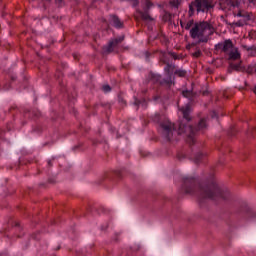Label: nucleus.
Segmentation results:
<instances>
[{
	"label": "nucleus",
	"instance_id": "obj_32",
	"mask_svg": "<svg viewBox=\"0 0 256 256\" xmlns=\"http://www.w3.org/2000/svg\"><path fill=\"white\" fill-rule=\"evenodd\" d=\"M49 167H51L53 164L51 163V160L48 161Z\"/></svg>",
	"mask_w": 256,
	"mask_h": 256
},
{
	"label": "nucleus",
	"instance_id": "obj_22",
	"mask_svg": "<svg viewBox=\"0 0 256 256\" xmlns=\"http://www.w3.org/2000/svg\"><path fill=\"white\" fill-rule=\"evenodd\" d=\"M102 91H103L104 93H110V91H111V86H110L109 84L103 85V86H102Z\"/></svg>",
	"mask_w": 256,
	"mask_h": 256
},
{
	"label": "nucleus",
	"instance_id": "obj_28",
	"mask_svg": "<svg viewBox=\"0 0 256 256\" xmlns=\"http://www.w3.org/2000/svg\"><path fill=\"white\" fill-rule=\"evenodd\" d=\"M118 101L119 103H122V105H125V100L123 99V97H121V95L118 96Z\"/></svg>",
	"mask_w": 256,
	"mask_h": 256
},
{
	"label": "nucleus",
	"instance_id": "obj_29",
	"mask_svg": "<svg viewBox=\"0 0 256 256\" xmlns=\"http://www.w3.org/2000/svg\"><path fill=\"white\" fill-rule=\"evenodd\" d=\"M165 21H171V14H165Z\"/></svg>",
	"mask_w": 256,
	"mask_h": 256
},
{
	"label": "nucleus",
	"instance_id": "obj_9",
	"mask_svg": "<svg viewBox=\"0 0 256 256\" xmlns=\"http://www.w3.org/2000/svg\"><path fill=\"white\" fill-rule=\"evenodd\" d=\"M235 7H239V1L237 0H219V9L225 11V13L232 11Z\"/></svg>",
	"mask_w": 256,
	"mask_h": 256
},
{
	"label": "nucleus",
	"instance_id": "obj_33",
	"mask_svg": "<svg viewBox=\"0 0 256 256\" xmlns=\"http://www.w3.org/2000/svg\"><path fill=\"white\" fill-rule=\"evenodd\" d=\"M11 79H12V81H15L16 78H15V76H12Z\"/></svg>",
	"mask_w": 256,
	"mask_h": 256
},
{
	"label": "nucleus",
	"instance_id": "obj_30",
	"mask_svg": "<svg viewBox=\"0 0 256 256\" xmlns=\"http://www.w3.org/2000/svg\"><path fill=\"white\" fill-rule=\"evenodd\" d=\"M180 25H181V27H184V28H185L186 23H184L183 21H181V22H180Z\"/></svg>",
	"mask_w": 256,
	"mask_h": 256
},
{
	"label": "nucleus",
	"instance_id": "obj_2",
	"mask_svg": "<svg viewBox=\"0 0 256 256\" xmlns=\"http://www.w3.org/2000/svg\"><path fill=\"white\" fill-rule=\"evenodd\" d=\"M213 33H215V27H213L211 22H196L192 29H190V37L192 39H198V41L193 42L190 47L201 45V43H208L209 37H211Z\"/></svg>",
	"mask_w": 256,
	"mask_h": 256
},
{
	"label": "nucleus",
	"instance_id": "obj_24",
	"mask_svg": "<svg viewBox=\"0 0 256 256\" xmlns=\"http://www.w3.org/2000/svg\"><path fill=\"white\" fill-rule=\"evenodd\" d=\"M201 55H203V53L200 49H197L196 52L193 53V57H201Z\"/></svg>",
	"mask_w": 256,
	"mask_h": 256
},
{
	"label": "nucleus",
	"instance_id": "obj_25",
	"mask_svg": "<svg viewBox=\"0 0 256 256\" xmlns=\"http://www.w3.org/2000/svg\"><path fill=\"white\" fill-rule=\"evenodd\" d=\"M143 103H145V100H143V102H142L141 100L135 99V101H134V105H135L136 107H139V105H142Z\"/></svg>",
	"mask_w": 256,
	"mask_h": 256
},
{
	"label": "nucleus",
	"instance_id": "obj_18",
	"mask_svg": "<svg viewBox=\"0 0 256 256\" xmlns=\"http://www.w3.org/2000/svg\"><path fill=\"white\" fill-rule=\"evenodd\" d=\"M193 25H195V21L190 20V21L186 22V24L184 25V29H186V31H189V29H191V27H193Z\"/></svg>",
	"mask_w": 256,
	"mask_h": 256
},
{
	"label": "nucleus",
	"instance_id": "obj_23",
	"mask_svg": "<svg viewBox=\"0 0 256 256\" xmlns=\"http://www.w3.org/2000/svg\"><path fill=\"white\" fill-rule=\"evenodd\" d=\"M244 72H246L249 75H251V73H253V66L249 65V66L245 67V71Z\"/></svg>",
	"mask_w": 256,
	"mask_h": 256
},
{
	"label": "nucleus",
	"instance_id": "obj_20",
	"mask_svg": "<svg viewBox=\"0 0 256 256\" xmlns=\"http://www.w3.org/2000/svg\"><path fill=\"white\" fill-rule=\"evenodd\" d=\"M183 0H172L170 1V5H172V7H179V4L182 3Z\"/></svg>",
	"mask_w": 256,
	"mask_h": 256
},
{
	"label": "nucleus",
	"instance_id": "obj_5",
	"mask_svg": "<svg viewBox=\"0 0 256 256\" xmlns=\"http://www.w3.org/2000/svg\"><path fill=\"white\" fill-rule=\"evenodd\" d=\"M155 123H160V133L166 141H171L173 139V131H175V124L171 123L169 120H164L161 122V115L155 114L153 117Z\"/></svg>",
	"mask_w": 256,
	"mask_h": 256
},
{
	"label": "nucleus",
	"instance_id": "obj_4",
	"mask_svg": "<svg viewBox=\"0 0 256 256\" xmlns=\"http://www.w3.org/2000/svg\"><path fill=\"white\" fill-rule=\"evenodd\" d=\"M215 49L216 51H221L223 54L227 55L229 61H237V59H241V54L239 53V50L235 48L231 39L216 44Z\"/></svg>",
	"mask_w": 256,
	"mask_h": 256
},
{
	"label": "nucleus",
	"instance_id": "obj_21",
	"mask_svg": "<svg viewBox=\"0 0 256 256\" xmlns=\"http://www.w3.org/2000/svg\"><path fill=\"white\" fill-rule=\"evenodd\" d=\"M246 49H247V51H250V55L255 57V55H256V47L255 46H251V47H248Z\"/></svg>",
	"mask_w": 256,
	"mask_h": 256
},
{
	"label": "nucleus",
	"instance_id": "obj_34",
	"mask_svg": "<svg viewBox=\"0 0 256 256\" xmlns=\"http://www.w3.org/2000/svg\"><path fill=\"white\" fill-rule=\"evenodd\" d=\"M172 57H174V59H177V56H175V54H172Z\"/></svg>",
	"mask_w": 256,
	"mask_h": 256
},
{
	"label": "nucleus",
	"instance_id": "obj_7",
	"mask_svg": "<svg viewBox=\"0 0 256 256\" xmlns=\"http://www.w3.org/2000/svg\"><path fill=\"white\" fill-rule=\"evenodd\" d=\"M125 40V36H120L118 38L112 39L109 41L108 45L103 46L102 55H109L115 51V47L121 45Z\"/></svg>",
	"mask_w": 256,
	"mask_h": 256
},
{
	"label": "nucleus",
	"instance_id": "obj_1",
	"mask_svg": "<svg viewBox=\"0 0 256 256\" xmlns=\"http://www.w3.org/2000/svg\"><path fill=\"white\" fill-rule=\"evenodd\" d=\"M182 190L186 195H193L198 192L200 199H212L213 201H217V199L227 201L231 197V192L227 188L219 187L215 180L203 186L199 185V181L191 176L183 177Z\"/></svg>",
	"mask_w": 256,
	"mask_h": 256
},
{
	"label": "nucleus",
	"instance_id": "obj_12",
	"mask_svg": "<svg viewBox=\"0 0 256 256\" xmlns=\"http://www.w3.org/2000/svg\"><path fill=\"white\" fill-rule=\"evenodd\" d=\"M233 71H240L242 73H245V66H242L241 62L238 64L230 63V66L228 68V73H233Z\"/></svg>",
	"mask_w": 256,
	"mask_h": 256
},
{
	"label": "nucleus",
	"instance_id": "obj_8",
	"mask_svg": "<svg viewBox=\"0 0 256 256\" xmlns=\"http://www.w3.org/2000/svg\"><path fill=\"white\" fill-rule=\"evenodd\" d=\"M151 7H153V3H151V1L149 0H146L145 6L143 7V11L137 10V13L140 15L142 21L150 22L155 20L149 14V9H151Z\"/></svg>",
	"mask_w": 256,
	"mask_h": 256
},
{
	"label": "nucleus",
	"instance_id": "obj_15",
	"mask_svg": "<svg viewBox=\"0 0 256 256\" xmlns=\"http://www.w3.org/2000/svg\"><path fill=\"white\" fill-rule=\"evenodd\" d=\"M166 75H173V71H175V65L166 63V67L164 68Z\"/></svg>",
	"mask_w": 256,
	"mask_h": 256
},
{
	"label": "nucleus",
	"instance_id": "obj_17",
	"mask_svg": "<svg viewBox=\"0 0 256 256\" xmlns=\"http://www.w3.org/2000/svg\"><path fill=\"white\" fill-rule=\"evenodd\" d=\"M203 157H204L203 153L199 152L198 154L195 155L194 163L198 165V163H201V159H203Z\"/></svg>",
	"mask_w": 256,
	"mask_h": 256
},
{
	"label": "nucleus",
	"instance_id": "obj_14",
	"mask_svg": "<svg viewBox=\"0 0 256 256\" xmlns=\"http://www.w3.org/2000/svg\"><path fill=\"white\" fill-rule=\"evenodd\" d=\"M149 79L150 81H152V83H159L161 85V81H162L161 75L150 73Z\"/></svg>",
	"mask_w": 256,
	"mask_h": 256
},
{
	"label": "nucleus",
	"instance_id": "obj_10",
	"mask_svg": "<svg viewBox=\"0 0 256 256\" xmlns=\"http://www.w3.org/2000/svg\"><path fill=\"white\" fill-rule=\"evenodd\" d=\"M236 17H241V19L238 20L237 22H234V25L236 27H243V25H247V22L251 21V19H253V13L239 11L236 14Z\"/></svg>",
	"mask_w": 256,
	"mask_h": 256
},
{
	"label": "nucleus",
	"instance_id": "obj_36",
	"mask_svg": "<svg viewBox=\"0 0 256 256\" xmlns=\"http://www.w3.org/2000/svg\"><path fill=\"white\" fill-rule=\"evenodd\" d=\"M254 93H255V95H256V86L254 87Z\"/></svg>",
	"mask_w": 256,
	"mask_h": 256
},
{
	"label": "nucleus",
	"instance_id": "obj_13",
	"mask_svg": "<svg viewBox=\"0 0 256 256\" xmlns=\"http://www.w3.org/2000/svg\"><path fill=\"white\" fill-rule=\"evenodd\" d=\"M175 81V77L171 74H166V78L162 79V81H160V85H167V87H171V85H173V83Z\"/></svg>",
	"mask_w": 256,
	"mask_h": 256
},
{
	"label": "nucleus",
	"instance_id": "obj_26",
	"mask_svg": "<svg viewBox=\"0 0 256 256\" xmlns=\"http://www.w3.org/2000/svg\"><path fill=\"white\" fill-rule=\"evenodd\" d=\"M245 3H248L249 5H253V7H255L256 5V0H244Z\"/></svg>",
	"mask_w": 256,
	"mask_h": 256
},
{
	"label": "nucleus",
	"instance_id": "obj_11",
	"mask_svg": "<svg viewBox=\"0 0 256 256\" xmlns=\"http://www.w3.org/2000/svg\"><path fill=\"white\" fill-rule=\"evenodd\" d=\"M110 25H112L113 27H115L116 29H123L124 24L123 21H121V19L119 18V16L113 14L110 15Z\"/></svg>",
	"mask_w": 256,
	"mask_h": 256
},
{
	"label": "nucleus",
	"instance_id": "obj_6",
	"mask_svg": "<svg viewBox=\"0 0 256 256\" xmlns=\"http://www.w3.org/2000/svg\"><path fill=\"white\" fill-rule=\"evenodd\" d=\"M213 7L214 5L210 0H194L189 4L188 15L193 17L195 11L197 13H209Z\"/></svg>",
	"mask_w": 256,
	"mask_h": 256
},
{
	"label": "nucleus",
	"instance_id": "obj_16",
	"mask_svg": "<svg viewBox=\"0 0 256 256\" xmlns=\"http://www.w3.org/2000/svg\"><path fill=\"white\" fill-rule=\"evenodd\" d=\"M182 95L183 97H186V99H191L195 94H193V91L191 90H184L182 91Z\"/></svg>",
	"mask_w": 256,
	"mask_h": 256
},
{
	"label": "nucleus",
	"instance_id": "obj_35",
	"mask_svg": "<svg viewBox=\"0 0 256 256\" xmlns=\"http://www.w3.org/2000/svg\"><path fill=\"white\" fill-rule=\"evenodd\" d=\"M58 1V3H62L63 2V0H57Z\"/></svg>",
	"mask_w": 256,
	"mask_h": 256
},
{
	"label": "nucleus",
	"instance_id": "obj_3",
	"mask_svg": "<svg viewBox=\"0 0 256 256\" xmlns=\"http://www.w3.org/2000/svg\"><path fill=\"white\" fill-rule=\"evenodd\" d=\"M180 111L183 115V120L182 123L179 125L178 135L188 133V136L191 139V137L195 135L196 131H203V129L207 128V122L205 121V119H201L196 128H193V126L191 125H187V123L191 121V117L189 116V114L191 113V106H189V104L180 108Z\"/></svg>",
	"mask_w": 256,
	"mask_h": 256
},
{
	"label": "nucleus",
	"instance_id": "obj_31",
	"mask_svg": "<svg viewBox=\"0 0 256 256\" xmlns=\"http://www.w3.org/2000/svg\"><path fill=\"white\" fill-rule=\"evenodd\" d=\"M214 117H217V113H215V112L212 113V118H214Z\"/></svg>",
	"mask_w": 256,
	"mask_h": 256
},
{
	"label": "nucleus",
	"instance_id": "obj_27",
	"mask_svg": "<svg viewBox=\"0 0 256 256\" xmlns=\"http://www.w3.org/2000/svg\"><path fill=\"white\" fill-rule=\"evenodd\" d=\"M132 1L133 7H137L139 5V0H130Z\"/></svg>",
	"mask_w": 256,
	"mask_h": 256
},
{
	"label": "nucleus",
	"instance_id": "obj_19",
	"mask_svg": "<svg viewBox=\"0 0 256 256\" xmlns=\"http://www.w3.org/2000/svg\"><path fill=\"white\" fill-rule=\"evenodd\" d=\"M175 75H178V77H185V75H187V71L185 70H176Z\"/></svg>",
	"mask_w": 256,
	"mask_h": 256
}]
</instances>
